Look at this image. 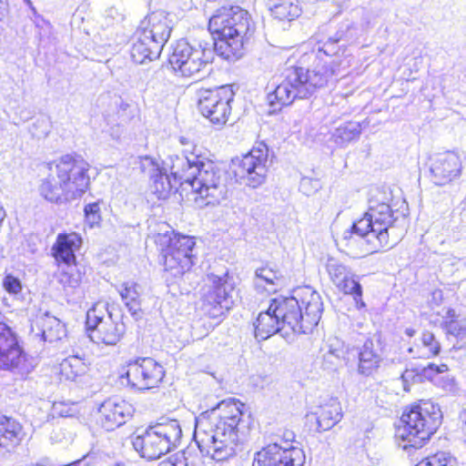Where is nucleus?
<instances>
[{"instance_id": "f257e3e1", "label": "nucleus", "mask_w": 466, "mask_h": 466, "mask_svg": "<svg viewBox=\"0 0 466 466\" xmlns=\"http://www.w3.org/2000/svg\"><path fill=\"white\" fill-rule=\"evenodd\" d=\"M147 191L157 199H166L170 195L174 182L190 187L192 200L196 207L219 205L228 198L226 173L212 161H204L199 156H175L169 162L147 157Z\"/></svg>"}, {"instance_id": "f03ea898", "label": "nucleus", "mask_w": 466, "mask_h": 466, "mask_svg": "<svg viewBox=\"0 0 466 466\" xmlns=\"http://www.w3.org/2000/svg\"><path fill=\"white\" fill-rule=\"evenodd\" d=\"M340 36L329 37L322 46L319 45L316 53L318 62L310 69L289 67L283 73L282 81L268 96L271 106H288L296 98L311 96L317 89L326 86L333 79L343 76L350 66V59L338 56L336 44ZM321 40L318 39L320 44Z\"/></svg>"}, {"instance_id": "7ed1b4c3", "label": "nucleus", "mask_w": 466, "mask_h": 466, "mask_svg": "<svg viewBox=\"0 0 466 466\" xmlns=\"http://www.w3.org/2000/svg\"><path fill=\"white\" fill-rule=\"evenodd\" d=\"M322 311L320 295L309 286L299 287L290 297L271 299L254 323L255 337L265 340L285 328L298 334L309 333L319 322Z\"/></svg>"}, {"instance_id": "20e7f679", "label": "nucleus", "mask_w": 466, "mask_h": 466, "mask_svg": "<svg viewBox=\"0 0 466 466\" xmlns=\"http://www.w3.org/2000/svg\"><path fill=\"white\" fill-rule=\"evenodd\" d=\"M242 407L238 400H224L211 410L215 422L206 419L196 420L194 440L201 453L218 461L235 454L239 434L244 428Z\"/></svg>"}, {"instance_id": "39448f33", "label": "nucleus", "mask_w": 466, "mask_h": 466, "mask_svg": "<svg viewBox=\"0 0 466 466\" xmlns=\"http://www.w3.org/2000/svg\"><path fill=\"white\" fill-rule=\"evenodd\" d=\"M389 196L375 190L368 200L363 217L353 223L351 229L344 232L349 245L359 243L365 253H374L380 248L394 246L400 238L399 216L392 210Z\"/></svg>"}, {"instance_id": "423d86ee", "label": "nucleus", "mask_w": 466, "mask_h": 466, "mask_svg": "<svg viewBox=\"0 0 466 466\" xmlns=\"http://www.w3.org/2000/svg\"><path fill=\"white\" fill-rule=\"evenodd\" d=\"M89 164L80 156L66 154L46 163L39 179V195L51 203L80 198L89 186Z\"/></svg>"}, {"instance_id": "0eeeda50", "label": "nucleus", "mask_w": 466, "mask_h": 466, "mask_svg": "<svg viewBox=\"0 0 466 466\" xmlns=\"http://www.w3.org/2000/svg\"><path fill=\"white\" fill-rule=\"evenodd\" d=\"M208 30L217 35L215 44L227 59L239 58L245 45L253 35L255 26L248 12L240 6H222L209 18Z\"/></svg>"}, {"instance_id": "6e6552de", "label": "nucleus", "mask_w": 466, "mask_h": 466, "mask_svg": "<svg viewBox=\"0 0 466 466\" xmlns=\"http://www.w3.org/2000/svg\"><path fill=\"white\" fill-rule=\"evenodd\" d=\"M442 413L438 404L430 400L419 403L402 413L395 436L405 442L403 449L421 448L441 424Z\"/></svg>"}, {"instance_id": "1a4fd4ad", "label": "nucleus", "mask_w": 466, "mask_h": 466, "mask_svg": "<svg viewBox=\"0 0 466 466\" xmlns=\"http://www.w3.org/2000/svg\"><path fill=\"white\" fill-rule=\"evenodd\" d=\"M163 228L164 232L154 235V241L160 248L165 270L175 278L180 277L194 264L195 238L167 230V224Z\"/></svg>"}, {"instance_id": "9d476101", "label": "nucleus", "mask_w": 466, "mask_h": 466, "mask_svg": "<svg viewBox=\"0 0 466 466\" xmlns=\"http://www.w3.org/2000/svg\"><path fill=\"white\" fill-rule=\"evenodd\" d=\"M86 326L88 337L97 344L116 345L125 332L124 324L113 320L107 304L102 301L87 310Z\"/></svg>"}, {"instance_id": "9b49d317", "label": "nucleus", "mask_w": 466, "mask_h": 466, "mask_svg": "<svg viewBox=\"0 0 466 466\" xmlns=\"http://www.w3.org/2000/svg\"><path fill=\"white\" fill-rule=\"evenodd\" d=\"M212 52L201 46H194L185 39L173 46L168 62L177 75L184 77L200 76L208 66Z\"/></svg>"}, {"instance_id": "f8f14e48", "label": "nucleus", "mask_w": 466, "mask_h": 466, "mask_svg": "<svg viewBox=\"0 0 466 466\" xmlns=\"http://www.w3.org/2000/svg\"><path fill=\"white\" fill-rule=\"evenodd\" d=\"M34 367L33 359L25 353L15 332L5 323L0 322V370L25 379Z\"/></svg>"}, {"instance_id": "ddd939ff", "label": "nucleus", "mask_w": 466, "mask_h": 466, "mask_svg": "<svg viewBox=\"0 0 466 466\" xmlns=\"http://www.w3.org/2000/svg\"><path fill=\"white\" fill-rule=\"evenodd\" d=\"M197 96L198 108L201 115L214 125L224 126L231 114V103L235 96L232 86L199 89Z\"/></svg>"}, {"instance_id": "4468645a", "label": "nucleus", "mask_w": 466, "mask_h": 466, "mask_svg": "<svg viewBox=\"0 0 466 466\" xmlns=\"http://www.w3.org/2000/svg\"><path fill=\"white\" fill-rule=\"evenodd\" d=\"M182 430L177 420L161 417L147 424V460H157L176 447Z\"/></svg>"}, {"instance_id": "2eb2a0df", "label": "nucleus", "mask_w": 466, "mask_h": 466, "mask_svg": "<svg viewBox=\"0 0 466 466\" xmlns=\"http://www.w3.org/2000/svg\"><path fill=\"white\" fill-rule=\"evenodd\" d=\"M234 285L226 274L224 277L208 276V284L203 289L202 308L210 318H218L233 305Z\"/></svg>"}, {"instance_id": "dca6fc26", "label": "nucleus", "mask_w": 466, "mask_h": 466, "mask_svg": "<svg viewBox=\"0 0 466 466\" xmlns=\"http://www.w3.org/2000/svg\"><path fill=\"white\" fill-rule=\"evenodd\" d=\"M268 148L263 142L238 160L235 174L247 186L256 188L265 182L268 173Z\"/></svg>"}, {"instance_id": "f3484780", "label": "nucleus", "mask_w": 466, "mask_h": 466, "mask_svg": "<svg viewBox=\"0 0 466 466\" xmlns=\"http://www.w3.org/2000/svg\"><path fill=\"white\" fill-rule=\"evenodd\" d=\"M303 462L302 450L272 443L256 452L252 466H301Z\"/></svg>"}, {"instance_id": "a211bd4d", "label": "nucleus", "mask_w": 466, "mask_h": 466, "mask_svg": "<svg viewBox=\"0 0 466 466\" xmlns=\"http://www.w3.org/2000/svg\"><path fill=\"white\" fill-rule=\"evenodd\" d=\"M331 282L343 293L350 294L358 301L362 296V288L351 269L339 258L329 257L325 263Z\"/></svg>"}, {"instance_id": "6ab92c4d", "label": "nucleus", "mask_w": 466, "mask_h": 466, "mask_svg": "<svg viewBox=\"0 0 466 466\" xmlns=\"http://www.w3.org/2000/svg\"><path fill=\"white\" fill-rule=\"evenodd\" d=\"M147 23L151 26L150 36H147V60L152 61L159 57L170 36V28L167 24V16L162 11L147 15Z\"/></svg>"}, {"instance_id": "aec40b11", "label": "nucleus", "mask_w": 466, "mask_h": 466, "mask_svg": "<svg viewBox=\"0 0 466 466\" xmlns=\"http://www.w3.org/2000/svg\"><path fill=\"white\" fill-rule=\"evenodd\" d=\"M98 412L102 427L106 431H113L123 425L126 420L132 416L134 408L124 400L108 399L101 404Z\"/></svg>"}, {"instance_id": "412c9836", "label": "nucleus", "mask_w": 466, "mask_h": 466, "mask_svg": "<svg viewBox=\"0 0 466 466\" xmlns=\"http://www.w3.org/2000/svg\"><path fill=\"white\" fill-rule=\"evenodd\" d=\"M461 162L454 152L438 154L432 160L431 172L434 182L438 185H445L461 175Z\"/></svg>"}, {"instance_id": "4be33fe9", "label": "nucleus", "mask_w": 466, "mask_h": 466, "mask_svg": "<svg viewBox=\"0 0 466 466\" xmlns=\"http://www.w3.org/2000/svg\"><path fill=\"white\" fill-rule=\"evenodd\" d=\"M24 437L23 427L16 420L0 415V456L11 454Z\"/></svg>"}, {"instance_id": "5701e85b", "label": "nucleus", "mask_w": 466, "mask_h": 466, "mask_svg": "<svg viewBox=\"0 0 466 466\" xmlns=\"http://www.w3.org/2000/svg\"><path fill=\"white\" fill-rule=\"evenodd\" d=\"M308 417L316 420L319 431L330 430L342 419L340 403L337 399L330 398L327 402L318 406Z\"/></svg>"}, {"instance_id": "b1692460", "label": "nucleus", "mask_w": 466, "mask_h": 466, "mask_svg": "<svg viewBox=\"0 0 466 466\" xmlns=\"http://www.w3.org/2000/svg\"><path fill=\"white\" fill-rule=\"evenodd\" d=\"M82 244L81 237L76 233L59 234L52 250L56 261L63 262L66 266L76 260L75 252Z\"/></svg>"}, {"instance_id": "393cba45", "label": "nucleus", "mask_w": 466, "mask_h": 466, "mask_svg": "<svg viewBox=\"0 0 466 466\" xmlns=\"http://www.w3.org/2000/svg\"><path fill=\"white\" fill-rule=\"evenodd\" d=\"M283 282L281 271L275 266L266 265L256 269L254 285L256 289H265L268 292L276 291Z\"/></svg>"}, {"instance_id": "a878e982", "label": "nucleus", "mask_w": 466, "mask_h": 466, "mask_svg": "<svg viewBox=\"0 0 466 466\" xmlns=\"http://www.w3.org/2000/svg\"><path fill=\"white\" fill-rule=\"evenodd\" d=\"M380 361V355L374 350L373 341L367 339L359 352L358 372L370 376L378 370Z\"/></svg>"}, {"instance_id": "bb28decb", "label": "nucleus", "mask_w": 466, "mask_h": 466, "mask_svg": "<svg viewBox=\"0 0 466 466\" xmlns=\"http://www.w3.org/2000/svg\"><path fill=\"white\" fill-rule=\"evenodd\" d=\"M409 352L414 357L430 359L439 355L441 352V343L435 338V335L428 330L422 332L420 338V343L409 349Z\"/></svg>"}, {"instance_id": "cd10ccee", "label": "nucleus", "mask_w": 466, "mask_h": 466, "mask_svg": "<svg viewBox=\"0 0 466 466\" xmlns=\"http://www.w3.org/2000/svg\"><path fill=\"white\" fill-rule=\"evenodd\" d=\"M271 15L279 21H293L302 12L299 0H277L270 8Z\"/></svg>"}, {"instance_id": "c85d7f7f", "label": "nucleus", "mask_w": 466, "mask_h": 466, "mask_svg": "<svg viewBox=\"0 0 466 466\" xmlns=\"http://www.w3.org/2000/svg\"><path fill=\"white\" fill-rule=\"evenodd\" d=\"M144 362V358H138L134 361H130L125 372L127 384L137 390L146 389V368L143 365Z\"/></svg>"}, {"instance_id": "c756f323", "label": "nucleus", "mask_w": 466, "mask_h": 466, "mask_svg": "<svg viewBox=\"0 0 466 466\" xmlns=\"http://www.w3.org/2000/svg\"><path fill=\"white\" fill-rule=\"evenodd\" d=\"M360 134L361 126L359 122H347L335 129L332 139L339 147H345L359 138Z\"/></svg>"}, {"instance_id": "7c9ffc66", "label": "nucleus", "mask_w": 466, "mask_h": 466, "mask_svg": "<svg viewBox=\"0 0 466 466\" xmlns=\"http://www.w3.org/2000/svg\"><path fill=\"white\" fill-rule=\"evenodd\" d=\"M60 370L67 380H75L87 371V365L77 356H69L60 364Z\"/></svg>"}, {"instance_id": "2f4dec72", "label": "nucleus", "mask_w": 466, "mask_h": 466, "mask_svg": "<svg viewBox=\"0 0 466 466\" xmlns=\"http://www.w3.org/2000/svg\"><path fill=\"white\" fill-rule=\"evenodd\" d=\"M120 295L134 319L137 320L141 319L144 316V311L141 309V300L139 299L136 286L124 288L120 291Z\"/></svg>"}, {"instance_id": "473e14b6", "label": "nucleus", "mask_w": 466, "mask_h": 466, "mask_svg": "<svg viewBox=\"0 0 466 466\" xmlns=\"http://www.w3.org/2000/svg\"><path fill=\"white\" fill-rule=\"evenodd\" d=\"M46 341L54 342L66 336L65 325L55 317H47L42 332Z\"/></svg>"}, {"instance_id": "72a5a7b5", "label": "nucleus", "mask_w": 466, "mask_h": 466, "mask_svg": "<svg viewBox=\"0 0 466 466\" xmlns=\"http://www.w3.org/2000/svg\"><path fill=\"white\" fill-rule=\"evenodd\" d=\"M322 350L324 361L336 365L344 355L343 342L337 338L329 339Z\"/></svg>"}, {"instance_id": "f704fd0d", "label": "nucleus", "mask_w": 466, "mask_h": 466, "mask_svg": "<svg viewBox=\"0 0 466 466\" xmlns=\"http://www.w3.org/2000/svg\"><path fill=\"white\" fill-rule=\"evenodd\" d=\"M455 459L448 452L440 451L421 460L416 466H454Z\"/></svg>"}, {"instance_id": "c9c22d12", "label": "nucleus", "mask_w": 466, "mask_h": 466, "mask_svg": "<svg viewBox=\"0 0 466 466\" xmlns=\"http://www.w3.org/2000/svg\"><path fill=\"white\" fill-rule=\"evenodd\" d=\"M67 270L61 273L59 281L64 286L70 288L78 287L83 280V274L76 266H72V264L67 266Z\"/></svg>"}, {"instance_id": "e433bc0d", "label": "nucleus", "mask_w": 466, "mask_h": 466, "mask_svg": "<svg viewBox=\"0 0 466 466\" xmlns=\"http://www.w3.org/2000/svg\"><path fill=\"white\" fill-rule=\"evenodd\" d=\"M449 370L448 366L446 364H434L431 363L426 367H423L420 370H416V374L418 376H420L421 378H424L428 380H431V382H435L437 379L440 377V375H442L443 373L447 372Z\"/></svg>"}, {"instance_id": "4c0bfd02", "label": "nucleus", "mask_w": 466, "mask_h": 466, "mask_svg": "<svg viewBox=\"0 0 466 466\" xmlns=\"http://www.w3.org/2000/svg\"><path fill=\"white\" fill-rule=\"evenodd\" d=\"M151 369V375L147 374V390L156 387L164 378L163 367L154 360L147 358V370Z\"/></svg>"}, {"instance_id": "58836bf2", "label": "nucleus", "mask_w": 466, "mask_h": 466, "mask_svg": "<svg viewBox=\"0 0 466 466\" xmlns=\"http://www.w3.org/2000/svg\"><path fill=\"white\" fill-rule=\"evenodd\" d=\"M448 334L457 339L459 348H466V324L450 323L448 325Z\"/></svg>"}, {"instance_id": "ea45409f", "label": "nucleus", "mask_w": 466, "mask_h": 466, "mask_svg": "<svg viewBox=\"0 0 466 466\" xmlns=\"http://www.w3.org/2000/svg\"><path fill=\"white\" fill-rule=\"evenodd\" d=\"M321 187V182L319 179L308 177H302L299 183V190L307 196L315 194Z\"/></svg>"}, {"instance_id": "a19ab883", "label": "nucleus", "mask_w": 466, "mask_h": 466, "mask_svg": "<svg viewBox=\"0 0 466 466\" xmlns=\"http://www.w3.org/2000/svg\"><path fill=\"white\" fill-rule=\"evenodd\" d=\"M87 223L93 227L97 225L101 219L100 207L97 202L87 204L84 208Z\"/></svg>"}, {"instance_id": "79ce46f5", "label": "nucleus", "mask_w": 466, "mask_h": 466, "mask_svg": "<svg viewBox=\"0 0 466 466\" xmlns=\"http://www.w3.org/2000/svg\"><path fill=\"white\" fill-rule=\"evenodd\" d=\"M146 429L139 428L132 435V445L141 458H145Z\"/></svg>"}, {"instance_id": "37998d69", "label": "nucleus", "mask_w": 466, "mask_h": 466, "mask_svg": "<svg viewBox=\"0 0 466 466\" xmlns=\"http://www.w3.org/2000/svg\"><path fill=\"white\" fill-rule=\"evenodd\" d=\"M131 58L134 63L142 65L146 61V44L138 38L131 48Z\"/></svg>"}, {"instance_id": "c03bdc74", "label": "nucleus", "mask_w": 466, "mask_h": 466, "mask_svg": "<svg viewBox=\"0 0 466 466\" xmlns=\"http://www.w3.org/2000/svg\"><path fill=\"white\" fill-rule=\"evenodd\" d=\"M157 466H193L187 461L184 452H177L168 458L167 461H161Z\"/></svg>"}, {"instance_id": "a18cd8bd", "label": "nucleus", "mask_w": 466, "mask_h": 466, "mask_svg": "<svg viewBox=\"0 0 466 466\" xmlns=\"http://www.w3.org/2000/svg\"><path fill=\"white\" fill-rule=\"evenodd\" d=\"M434 384L448 391L453 390L455 387L454 379L448 373V371L440 375Z\"/></svg>"}, {"instance_id": "49530a36", "label": "nucleus", "mask_w": 466, "mask_h": 466, "mask_svg": "<svg viewBox=\"0 0 466 466\" xmlns=\"http://www.w3.org/2000/svg\"><path fill=\"white\" fill-rule=\"evenodd\" d=\"M4 287L9 293L13 294H17L21 290L20 281L13 276H6L5 278Z\"/></svg>"}, {"instance_id": "de8ad7c7", "label": "nucleus", "mask_w": 466, "mask_h": 466, "mask_svg": "<svg viewBox=\"0 0 466 466\" xmlns=\"http://www.w3.org/2000/svg\"><path fill=\"white\" fill-rule=\"evenodd\" d=\"M444 313L441 315L442 316V327L443 329L448 332V325L450 323H460L459 321H457V314L455 312V310L453 309H443Z\"/></svg>"}, {"instance_id": "09e8293b", "label": "nucleus", "mask_w": 466, "mask_h": 466, "mask_svg": "<svg viewBox=\"0 0 466 466\" xmlns=\"http://www.w3.org/2000/svg\"><path fill=\"white\" fill-rule=\"evenodd\" d=\"M443 299V294L441 289H434L431 294V299L429 302L431 305L439 306Z\"/></svg>"}, {"instance_id": "8fccbe9b", "label": "nucleus", "mask_w": 466, "mask_h": 466, "mask_svg": "<svg viewBox=\"0 0 466 466\" xmlns=\"http://www.w3.org/2000/svg\"><path fill=\"white\" fill-rule=\"evenodd\" d=\"M5 5H6L5 3H4L2 0H0V20H2L5 15V11H6Z\"/></svg>"}, {"instance_id": "3c124183", "label": "nucleus", "mask_w": 466, "mask_h": 466, "mask_svg": "<svg viewBox=\"0 0 466 466\" xmlns=\"http://www.w3.org/2000/svg\"><path fill=\"white\" fill-rule=\"evenodd\" d=\"M405 333L409 337H413L415 335V330L413 329L408 328L405 329Z\"/></svg>"}, {"instance_id": "603ef678", "label": "nucleus", "mask_w": 466, "mask_h": 466, "mask_svg": "<svg viewBox=\"0 0 466 466\" xmlns=\"http://www.w3.org/2000/svg\"><path fill=\"white\" fill-rule=\"evenodd\" d=\"M461 418L463 420V422L466 424V408L462 410L461 414Z\"/></svg>"}, {"instance_id": "864d4df0", "label": "nucleus", "mask_w": 466, "mask_h": 466, "mask_svg": "<svg viewBox=\"0 0 466 466\" xmlns=\"http://www.w3.org/2000/svg\"><path fill=\"white\" fill-rule=\"evenodd\" d=\"M410 371L409 370H406L402 375L403 379L408 378L410 376Z\"/></svg>"}]
</instances>
